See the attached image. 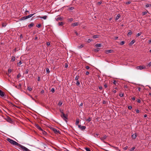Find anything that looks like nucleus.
I'll return each instance as SVG.
<instances>
[{
	"instance_id": "1",
	"label": "nucleus",
	"mask_w": 151,
	"mask_h": 151,
	"mask_svg": "<svg viewBox=\"0 0 151 151\" xmlns=\"http://www.w3.org/2000/svg\"><path fill=\"white\" fill-rule=\"evenodd\" d=\"M11 144L17 146L20 148L22 150L24 146L21 145L20 144L17 142L16 141L13 140L10 138H7L6 139Z\"/></svg>"
},
{
	"instance_id": "2",
	"label": "nucleus",
	"mask_w": 151,
	"mask_h": 151,
	"mask_svg": "<svg viewBox=\"0 0 151 151\" xmlns=\"http://www.w3.org/2000/svg\"><path fill=\"white\" fill-rule=\"evenodd\" d=\"M68 115L67 114L65 115L64 113L61 115V117L66 122H67L66 119H68Z\"/></svg>"
},
{
	"instance_id": "3",
	"label": "nucleus",
	"mask_w": 151,
	"mask_h": 151,
	"mask_svg": "<svg viewBox=\"0 0 151 151\" xmlns=\"http://www.w3.org/2000/svg\"><path fill=\"white\" fill-rule=\"evenodd\" d=\"M52 130L55 134H58L59 133L60 134V132L59 130H57L56 129L53 128V127H51L50 128Z\"/></svg>"
},
{
	"instance_id": "4",
	"label": "nucleus",
	"mask_w": 151,
	"mask_h": 151,
	"mask_svg": "<svg viewBox=\"0 0 151 151\" xmlns=\"http://www.w3.org/2000/svg\"><path fill=\"white\" fill-rule=\"evenodd\" d=\"M106 138L107 136H106V135H104L103 137H100V139L104 143L107 144V143L104 140V139H106Z\"/></svg>"
},
{
	"instance_id": "5",
	"label": "nucleus",
	"mask_w": 151,
	"mask_h": 151,
	"mask_svg": "<svg viewBox=\"0 0 151 151\" xmlns=\"http://www.w3.org/2000/svg\"><path fill=\"white\" fill-rule=\"evenodd\" d=\"M78 127L81 130H83L86 129V127L85 126H81L80 125H78Z\"/></svg>"
},
{
	"instance_id": "6",
	"label": "nucleus",
	"mask_w": 151,
	"mask_h": 151,
	"mask_svg": "<svg viewBox=\"0 0 151 151\" xmlns=\"http://www.w3.org/2000/svg\"><path fill=\"white\" fill-rule=\"evenodd\" d=\"M145 66L143 67L142 66H138L136 67V68L138 70H142L144 68H145Z\"/></svg>"
},
{
	"instance_id": "7",
	"label": "nucleus",
	"mask_w": 151,
	"mask_h": 151,
	"mask_svg": "<svg viewBox=\"0 0 151 151\" xmlns=\"http://www.w3.org/2000/svg\"><path fill=\"white\" fill-rule=\"evenodd\" d=\"M113 51V50H105V53L106 54H108L109 53L112 52Z\"/></svg>"
},
{
	"instance_id": "8",
	"label": "nucleus",
	"mask_w": 151,
	"mask_h": 151,
	"mask_svg": "<svg viewBox=\"0 0 151 151\" xmlns=\"http://www.w3.org/2000/svg\"><path fill=\"white\" fill-rule=\"evenodd\" d=\"M35 126L37 129L41 131H42V129L41 127L37 124H35Z\"/></svg>"
},
{
	"instance_id": "9",
	"label": "nucleus",
	"mask_w": 151,
	"mask_h": 151,
	"mask_svg": "<svg viewBox=\"0 0 151 151\" xmlns=\"http://www.w3.org/2000/svg\"><path fill=\"white\" fill-rule=\"evenodd\" d=\"M5 95L4 93L0 90V96L1 97H3Z\"/></svg>"
},
{
	"instance_id": "10",
	"label": "nucleus",
	"mask_w": 151,
	"mask_h": 151,
	"mask_svg": "<svg viewBox=\"0 0 151 151\" xmlns=\"http://www.w3.org/2000/svg\"><path fill=\"white\" fill-rule=\"evenodd\" d=\"M6 120L7 122L10 123H11L12 122L11 118L9 116H7Z\"/></svg>"
},
{
	"instance_id": "11",
	"label": "nucleus",
	"mask_w": 151,
	"mask_h": 151,
	"mask_svg": "<svg viewBox=\"0 0 151 151\" xmlns=\"http://www.w3.org/2000/svg\"><path fill=\"white\" fill-rule=\"evenodd\" d=\"M79 24L78 22H76L75 23H72L71 24V26L73 27H75V26H78Z\"/></svg>"
},
{
	"instance_id": "12",
	"label": "nucleus",
	"mask_w": 151,
	"mask_h": 151,
	"mask_svg": "<svg viewBox=\"0 0 151 151\" xmlns=\"http://www.w3.org/2000/svg\"><path fill=\"white\" fill-rule=\"evenodd\" d=\"M22 150L23 151H31L25 147H23Z\"/></svg>"
},
{
	"instance_id": "13",
	"label": "nucleus",
	"mask_w": 151,
	"mask_h": 151,
	"mask_svg": "<svg viewBox=\"0 0 151 151\" xmlns=\"http://www.w3.org/2000/svg\"><path fill=\"white\" fill-rule=\"evenodd\" d=\"M38 17L40 18L41 19L42 18L44 19H46L47 18V16H42V17L39 16Z\"/></svg>"
},
{
	"instance_id": "14",
	"label": "nucleus",
	"mask_w": 151,
	"mask_h": 151,
	"mask_svg": "<svg viewBox=\"0 0 151 151\" xmlns=\"http://www.w3.org/2000/svg\"><path fill=\"white\" fill-rule=\"evenodd\" d=\"M132 137L133 139H135L137 137V134L136 133L133 134L132 135Z\"/></svg>"
},
{
	"instance_id": "15",
	"label": "nucleus",
	"mask_w": 151,
	"mask_h": 151,
	"mask_svg": "<svg viewBox=\"0 0 151 151\" xmlns=\"http://www.w3.org/2000/svg\"><path fill=\"white\" fill-rule=\"evenodd\" d=\"M35 14V13H34L33 14H30L28 16H26L27 19L28 18L31 17L32 16H33Z\"/></svg>"
},
{
	"instance_id": "16",
	"label": "nucleus",
	"mask_w": 151,
	"mask_h": 151,
	"mask_svg": "<svg viewBox=\"0 0 151 151\" xmlns=\"http://www.w3.org/2000/svg\"><path fill=\"white\" fill-rule=\"evenodd\" d=\"M79 122V119H77L76 120V125L78 126V124Z\"/></svg>"
},
{
	"instance_id": "17",
	"label": "nucleus",
	"mask_w": 151,
	"mask_h": 151,
	"mask_svg": "<svg viewBox=\"0 0 151 151\" xmlns=\"http://www.w3.org/2000/svg\"><path fill=\"white\" fill-rule=\"evenodd\" d=\"M27 18L26 17V16H24L22 17L20 19V20H25L26 19H27Z\"/></svg>"
},
{
	"instance_id": "18",
	"label": "nucleus",
	"mask_w": 151,
	"mask_h": 151,
	"mask_svg": "<svg viewBox=\"0 0 151 151\" xmlns=\"http://www.w3.org/2000/svg\"><path fill=\"white\" fill-rule=\"evenodd\" d=\"M34 25V24L33 23H31L28 25V27L29 28H31L32 27H33Z\"/></svg>"
},
{
	"instance_id": "19",
	"label": "nucleus",
	"mask_w": 151,
	"mask_h": 151,
	"mask_svg": "<svg viewBox=\"0 0 151 151\" xmlns=\"http://www.w3.org/2000/svg\"><path fill=\"white\" fill-rule=\"evenodd\" d=\"M95 46L96 47H100L101 46V43L96 44L95 45Z\"/></svg>"
},
{
	"instance_id": "20",
	"label": "nucleus",
	"mask_w": 151,
	"mask_h": 151,
	"mask_svg": "<svg viewBox=\"0 0 151 151\" xmlns=\"http://www.w3.org/2000/svg\"><path fill=\"white\" fill-rule=\"evenodd\" d=\"M135 42V41L134 40H133L129 44V45H133L134 43Z\"/></svg>"
},
{
	"instance_id": "21",
	"label": "nucleus",
	"mask_w": 151,
	"mask_h": 151,
	"mask_svg": "<svg viewBox=\"0 0 151 151\" xmlns=\"http://www.w3.org/2000/svg\"><path fill=\"white\" fill-rule=\"evenodd\" d=\"M99 35H94L92 36V37L93 38H96L99 37Z\"/></svg>"
},
{
	"instance_id": "22",
	"label": "nucleus",
	"mask_w": 151,
	"mask_h": 151,
	"mask_svg": "<svg viewBox=\"0 0 151 151\" xmlns=\"http://www.w3.org/2000/svg\"><path fill=\"white\" fill-rule=\"evenodd\" d=\"M120 15L119 14H117V15L116 16V17L115 19L116 20H117L118 19H119L120 18Z\"/></svg>"
},
{
	"instance_id": "23",
	"label": "nucleus",
	"mask_w": 151,
	"mask_h": 151,
	"mask_svg": "<svg viewBox=\"0 0 151 151\" xmlns=\"http://www.w3.org/2000/svg\"><path fill=\"white\" fill-rule=\"evenodd\" d=\"M132 34V32L131 30H129V32L127 34V36H129V35H130Z\"/></svg>"
},
{
	"instance_id": "24",
	"label": "nucleus",
	"mask_w": 151,
	"mask_h": 151,
	"mask_svg": "<svg viewBox=\"0 0 151 151\" xmlns=\"http://www.w3.org/2000/svg\"><path fill=\"white\" fill-rule=\"evenodd\" d=\"M15 57L14 56H12V59H11V61L12 62H14L15 61Z\"/></svg>"
},
{
	"instance_id": "25",
	"label": "nucleus",
	"mask_w": 151,
	"mask_h": 151,
	"mask_svg": "<svg viewBox=\"0 0 151 151\" xmlns=\"http://www.w3.org/2000/svg\"><path fill=\"white\" fill-rule=\"evenodd\" d=\"M67 20L68 22H71L73 21V18L68 19Z\"/></svg>"
},
{
	"instance_id": "26",
	"label": "nucleus",
	"mask_w": 151,
	"mask_h": 151,
	"mask_svg": "<svg viewBox=\"0 0 151 151\" xmlns=\"http://www.w3.org/2000/svg\"><path fill=\"white\" fill-rule=\"evenodd\" d=\"M147 12H148V11H147L146 12H142V15L144 16V15H145L147 13Z\"/></svg>"
},
{
	"instance_id": "27",
	"label": "nucleus",
	"mask_w": 151,
	"mask_h": 151,
	"mask_svg": "<svg viewBox=\"0 0 151 151\" xmlns=\"http://www.w3.org/2000/svg\"><path fill=\"white\" fill-rule=\"evenodd\" d=\"M63 23L62 22H59L58 23L59 26H63Z\"/></svg>"
},
{
	"instance_id": "28",
	"label": "nucleus",
	"mask_w": 151,
	"mask_h": 151,
	"mask_svg": "<svg viewBox=\"0 0 151 151\" xmlns=\"http://www.w3.org/2000/svg\"><path fill=\"white\" fill-rule=\"evenodd\" d=\"M63 19L62 18H61L60 17H58L56 19V20L57 21H58V20H62Z\"/></svg>"
},
{
	"instance_id": "29",
	"label": "nucleus",
	"mask_w": 151,
	"mask_h": 151,
	"mask_svg": "<svg viewBox=\"0 0 151 151\" xmlns=\"http://www.w3.org/2000/svg\"><path fill=\"white\" fill-rule=\"evenodd\" d=\"M93 40L92 39H89L88 40L87 42L88 43H90V42L93 41Z\"/></svg>"
},
{
	"instance_id": "30",
	"label": "nucleus",
	"mask_w": 151,
	"mask_h": 151,
	"mask_svg": "<svg viewBox=\"0 0 151 151\" xmlns=\"http://www.w3.org/2000/svg\"><path fill=\"white\" fill-rule=\"evenodd\" d=\"M42 132V133L44 134L45 135H47V133L45 131L43 130L42 129V131H41Z\"/></svg>"
},
{
	"instance_id": "31",
	"label": "nucleus",
	"mask_w": 151,
	"mask_h": 151,
	"mask_svg": "<svg viewBox=\"0 0 151 151\" xmlns=\"http://www.w3.org/2000/svg\"><path fill=\"white\" fill-rule=\"evenodd\" d=\"M135 149V147H132V148H131L130 150L129 151H133Z\"/></svg>"
},
{
	"instance_id": "32",
	"label": "nucleus",
	"mask_w": 151,
	"mask_h": 151,
	"mask_svg": "<svg viewBox=\"0 0 151 151\" xmlns=\"http://www.w3.org/2000/svg\"><path fill=\"white\" fill-rule=\"evenodd\" d=\"M124 43L125 42L124 41H122L121 42H120L119 44L121 45H123Z\"/></svg>"
},
{
	"instance_id": "33",
	"label": "nucleus",
	"mask_w": 151,
	"mask_h": 151,
	"mask_svg": "<svg viewBox=\"0 0 151 151\" xmlns=\"http://www.w3.org/2000/svg\"><path fill=\"white\" fill-rule=\"evenodd\" d=\"M84 46V45L83 44L81 45L80 46H78V48H80L83 47Z\"/></svg>"
},
{
	"instance_id": "34",
	"label": "nucleus",
	"mask_w": 151,
	"mask_h": 151,
	"mask_svg": "<svg viewBox=\"0 0 151 151\" xmlns=\"http://www.w3.org/2000/svg\"><path fill=\"white\" fill-rule=\"evenodd\" d=\"M100 50L99 49V48H96V49H95L94 50V51L95 52H98L99 50Z\"/></svg>"
},
{
	"instance_id": "35",
	"label": "nucleus",
	"mask_w": 151,
	"mask_h": 151,
	"mask_svg": "<svg viewBox=\"0 0 151 151\" xmlns=\"http://www.w3.org/2000/svg\"><path fill=\"white\" fill-rule=\"evenodd\" d=\"M85 149L86 150V151H91L90 148H89L85 147Z\"/></svg>"
},
{
	"instance_id": "36",
	"label": "nucleus",
	"mask_w": 151,
	"mask_h": 151,
	"mask_svg": "<svg viewBox=\"0 0 151 151\" xmlns=\"http://www.w3.org/2000/svg\"><path fill=\"white\" fill-rule=\"evenodd\" d=\"M42 26L41 24H39L37 25L36 26L38 28H40Z\"/></svg>"
},
{
	"instance_id": "37",
	"label": "nucleus",
	"mask_w": 151,
	"mask_h": 151,
	"mask_svg": "<svg viewBox=\"0 0 151 151\" xmlns=\"http://www.w3.org/2000/svg\"><path fill=\"white\" fill-rule=\"evenodd\" d=\"M27 90L29 91H31L32 90V89L30 87L28 86L27 87Z\"/></svg>"
},
{
	"instance_id": "38",
	"label": "nucleus",
	"mask_w": 151,
	"mask_h": 151,
	"mask_svg": "<svg viewBox=\"0 0 151 151\" xmlns=\"http://www.w3.org/2000/svg\"><path fill=\"white\" fill-rule=\"evenodd\" d=\"M151 6V4H147L146 5V7H148Z\"/></svg>"
},
{
	"instance_id": "39",
	"label": "nucleus",
	"mask_w": 151,
	"mask_h": 151,
	"mask_svg": "<svg viewBox=\"0 0 151 151\" xmlns=\"http://www.w3.org/2000/svg\"><path fill=\"white\" fill-rule=\"evenodd\" d=\"M86 120L89 122L91 121V119L90 117H89V118L87 119V120Z\"/></svg>"
},
{
	"instance_id": "40",
	"label": "nucleus",
	"mask_w": 151,
	"mask_h": 151,
	"mask_svg": "<svg viewBox=\"0 0 151 151\" xmlns=\"http://www.w3.org/2000/svg\"><path fill=\"white\" fill-rule=\"evenodd\" d=\"M21 84H19V86H17V88L20 89L21 88Z\"/></svg>"
},
{
	"instance_id": "41",
	"label": "nucleus",
	"mask_w": 151,
	"mask_h": 151,
	"mask_svg": "<svg viewBox=\"0 0 151 151\" xmlns=\"http://www.w3.org/2000/svg\"><path fill=\"white\" fill-rule=\"evenodd\" d=\"M55 89L54 88H52L51 90V91L52 93H54L55 92Z\"/></svg>"
},
{
	"instance_id": "42",
	"label": "nucleus",
	"mask_w": 151,
	"mask_h": 151,
	"mask_svg": "<svg viewBox=\"0 0 151 151\" xmlns=\"http://www.w3.org/2000/svg\"><path fill=\"white\" fill-rule=\"evenodd\" d=\"M25 14L27 15V14H29V11L26 10V11H25Z\"/></svg>"
},
{
	"instance_id": "43",
	"label": "nucleus",
	"mask_w": 151,
	"mask_h": 151,
	"mask_svg": "<svg viewBox=\"0 0 151 151\" xmlns=\"http://www.w3.org/2000/svg\"><path fill=\"white\" fill-rule=\"evenodd\" d=\"M142 34V33L141 32H140V33H138L136 35V37H138L141 34Z\"/></svg>"
},
{
	"instance_id": "44",
	"label": "nucleus",
	"mask_w": 151,
	"mask_h": 151,
	"mask_svg": "<svg viewBox=\"0 0 151 151\" xmlns=\"http://www.w3.org/2000/svg\"><path fill=\"white\" fill-rule=\"evenodd\" d=\"M22 63L21 61H20L17 63V64H18V66H20V65L22 64Z\"/></svg>"
},
{
	"instance_id": "45",
	"label": "nucleus",
	"mask_w": 151,
	"mask_h": 151,
	"mask_svg": "<svg viewBox=\"0 0 151 151\" xmlns=\"http://www.w3.org/2000/svg\"><path fill=\"white\" fill-rule=\"evenodd\" d=\"M79 76H77L75 78V80H76L78 81V80L79 78Z\"/></svg>"
},
{
	"instance_id": "46",
	"label": "nucleus",
	"mask_w": 151,
	"mask_h": 151,
	"mask_svg": "<svg viewBox=\"0 0 151 151\" xmlns=\"http://www.w3.org/2000/svg\"><path fill=\"white\" fill-rule=\"evenodd\" d=\"M62 103L61 101H59V102L58 104V105L60 106L62 105Z\"/></svg>"
},
{
	"instance_id": "47",
	"label": "nucleus",
	"mask_w": 151,
	"mask_h": 151,
	"mask_svg": "<svg viewBox=\"0 0 151 151\" xmlns=\"http://www.w3.org/2000/svg\"><path fill=\"white\" fill-rule=\"evenodd\" d=\"M80 82H79V81H77V82H76V84L77 86H79L80 85Z\"/></svg>"
},
{
	"instance_id": "48",
	"label": "nucleus",
	"mask_w": 151,
	"mask_h": 151,
	"mask_svg": "<svg viewBox=\"0 0 151 151\" xmlns=\"http://www.w3.org/2000/svg\"><path fill=\"white\" fill-rule=\"evenodd\" d=\"M46 71L47 73H49L50 72V71L49 70V69L48 68H46Z\"/></svg>"
},
{
	"instance_id": "49",
	"label": "nucleus",
	"mask_w": 151,
	"mask_h": 151,
	"mask_svg": "<svg viewBox=\"0 0 151 151\" xmlns=\"http://www.w3.org/2000/svg\"><path fill=\"white\" fill-rule=\"evenodd\" d=\"M12 71V70L11 69H9L8 70V72L9 73H10Z\"/></svg>"
},
{
	"instance_id": "50",
	"label": "nucleus",
	"mask_w": 151,
	"mask_h": 151,
	"mask_svg": "<svg viewBox=\"0 0 151 151\" xmlns=\"http://www.w3.org/2000/svg\"><path fill=\"white\" fill-rule=\"evenodd\" d=\"M128 108L130 110L132 109V107L131 106H128Z\"/></svg>"
},
{
	"instance_id": "51",
	"label": "nucleus",
	"mask_w": 151,
	"mask_h": 151,
	"mask_svg": "<svg viewBox=\"0 0 151 151\" xmlns=\"http://www.w3.org/2000/svg\"><path fill=\"white\" fill-rule=\"evenodd\" d=\"M128 148V147L127 146H126L124 148V149L125 150H127Z\"/></svg>"
},
{
	"instance_id": "52",
	"label": "nucleus",
	"mask_w": 151,
	"mask_h": 151,
	"mask_svg": "<svg viewBox=\"0 0 151 151\" xmlns=\"http://www.w3.org/2000/svg\"><path fill=\"white\" fill-rule=\"evenodd\" d=\"M131 3V2L129 1H127V2H126V4H130Z\"/></svg>"
},
{
	"instance_id": "53",
	"label": "nucleus",
	"mask_w": 151,
	"mask_h": 151,
	"mask_svg": "<svg viewBox=\"0 0 151 151\" xmlns=\"http://www.w3.org/2000/svg\"><path fill=\"white\" fill-rule=\"evenodd\" d=\"M60 111L62 114L63 113V110H61V109H60Z\"/></svg>"
},
{
	"instance_id": "54",
	"label": "nucleus",
	"mask_w": 151,
	"mask_h": 151,
	"mask_svg": "<svg viewBox=\"0 0 151 151\" xmlns=\"http://www.w3.org/2000/svg\"><path fill=\"white\" fill-rule=\"evenodd\" d=\"M21 76V75H20V74H18L17 75V78H20V77Z\"/></svg>"
},
{
	"instance_id": "55",
	"label": "nucleus",
	"mask_w": 151,
	"mask_h": 151,
	"mask_svg": "<svg viewBox=\"0 0 151 151\" xmlns=\"http://www.w3.org/2000/svg\"><path fill=\"white\" fill-rule=\"evenodd\" d=\"M2 27H5L6 26V24L5 23H2Z\"/></svg>"
},
{
	"instance_id": "56",
	"label": "nucleus",
	"mask_w": 151,
	"mask_h": 151,
	"mask_svg": "<svg viewBox=\"0 0 151 151\" xmlns=\"http://www.w3.org/2000/svg\"><path fill=\"white\" fill-rule=\"evenodd\" d=\"M124 88H128V86H127V85H125L124 86Z\"/></svg>"
},
{
	"instance_id": "57",
	"label": "nucleus",
	"mask_w": 151,
	"mask_h": 151,
	"mask_svg": "<svg viewBox=\"0 0 151 151\" xmlns=\"http://www.w3.org/2000/svg\"><path fill=\"white\" fill-rule=\"evenodd\" d=\"M101 3H102V2H101V1L98 2L97 3V4H98V5H100Z\"/></svg>"
},
{
	"instance_id": "58",
	"label": "nucleus",
	"mask_w": 151,
	"mask_h": 151,
	"mask_svg": "<svg viewBox=\"0 0 151 151\" xmlns=\"http://www.w3.org/2000/svg\"><path fill=\"white\" fill-rule=\"evenodd\" d=\"M29 70L28 69H27L26 72H25V73L26 74H27L28 73Z\"/></svg>"
},
{
	"instance_id": "59",
	"label": "nucleus",
	"mask_w": 151,
	"mask_h": 151,
	"mask_svg": "<svg viewBox=\"0 0 151 151\" xmlns=\"http://www.w3.org/2000/svg\"><path fill=\"white\" fill-rule=\"evenodd\" d=\"M119 95L121 97H123V96H124V94H119Z\"/></svg>"
},
{
	"instance_id": "60",
	"label": "nucleus",
	"mask_w": 151,
	"mask_h": 151,
	"mask_svg": "<svg viewBox=\"0 0 151 151\" xmlns=\"http://www.w3.org/2000/svg\"><path fill=\"white\" fill-rule=\"evenodd\" d=\"M86 69H89L90 68L89 66H87L86 67Z\"/></svg>"
},
{
	"instance_id": "61",
	"label": "nucleus",
	"mask_w": 151,
	"mask_h": 151,
	"mask_svg": "<svg viewBox=\"0 0 151 151\" xmlns=\"http://www.w3.org/2000/svg\"><path fill=\"white\" fill-rule=\"evenodd\" d=\"M113 83L115 84V85H116V80H114V82H113Z\"/></svg>"
},
{
	"instance_id": "62",
	"label": "nucleus",
	"mask_w": 151,
	"mask_h": 151,
	"mask_svg": "<svg viewBox=\"0 0 151 151\" xmlns=\"http://www.w3.org/2000/svg\"><path fill=\"white\" fill-rule=\"evenodd\" d=\"M137 102L138 103H140L141 102V100L139 99H138L137 100Z\"/></svg>"
},
{
	"instance_id": "63",
	"label": "nucleus",
	"mask_w": 151,
	"mask_h": 151,
	"mask_svg": "<svg viewBox=\"0 0 151 151\" xmlns=\"http://www.w3.org/2000/svg\"><path fill=\"white\" fill-rule=\"evenodd\" d=\"M136 112L137 113H138L139 112V110L138 109H137L136 110Z\"/></svg>"
},
{
	"instance_id": "64",
	"label": "nucleus",
	"mask_w": 151,
	"mask_h": 151,
	"mask_svg": "<svg viewBox=\"0 0 151 151\" xmlns=\"http://www.w3.org/2000/svg\"><path fill=\"white\" fill-rule=\"evenodd\" d=\"M148 66L149 67H150V66H151V62H150L148 64Z\"/></svg>"
}]
</instances>
